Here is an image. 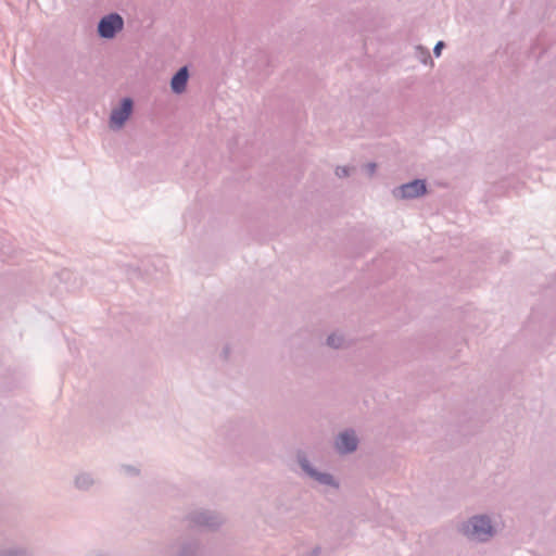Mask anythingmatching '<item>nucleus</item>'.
Here are the masks:
<instances>
[{
  "label": "nucleus",
  "mask_w": 556,
  "mask_h": 556,
  "mask_svg": "<svg viewBox=\"0 0 556 556\" xmlns=\"http://www.w3.org/2000/svg\"><path fill=\"white\" fill-rule=\"evenodd\" d=\"M200 542L195 539H188L178 543L175 556H200Z\"/></svg>",
  "instance_id": "nucleus-10"
},
{
  "label": "nucleus",
  "mask_w": 556,
  "mask_h": 556,
  "mask_svg": "<svg viewBox=\"0 0 556 556\" xmlns=\"http://www.w3.org/2000/svg\"><path fill=\"white\" fill-rule=\"evenodd\" d=\"M144 270H146V273H147V274H149V275H151V274H152V271H151V269L149 268L148 264H147V265H144Z\"/></svg>",
  "instance_id": "nucleus-22"
},
{
  "label": "nucleus",
  "mask_w": 556,
  "mask_h": 556,
  "mask_svg": "<svg viewBox=\"0 0 556 556\" xmlns=\"http://www.w3.org/2000/svg\"><path fill=\"white\" fill-rule=\"evenodd\" d=\"M97 479L91 472L80 471L75 475L73 483L76 490L87 492L97 484Z\"/></svg>",
  "instance_id": "nucleus-11"
},
{
  "label": "nucleus",
  "mask_w": 556,
  "mask_h": 556,
  "mask_svg": "<svg viewBox=\"0 0 556 556\" xmlns=\"http://www.w3.org/2000/svg\"><path fill=\"white\" fill-rule=\"evenodd\" d=\"M190 72L188 65L179 67L170 77L169 87L173 93L182 94L187 90Z\"/></svg>",
  "instance_id": "nucleus-9"
},
{
  "label": "nucleus",
  "mask_w": 556,
  "mask_h": 556,
  "mask_svg": "<svg viewBox=\"0 0 556 556\" xmlns=\"http://www.w3.org/2000/svg\"><path fill=\"white\" fill-rule=\"evenodd\" d=\"M459 532L469 540L488 542L495 534V529L488 515H475L460 525Z\"/></svg>",
  "instance_id": "nucleus-1"
},
{
  "label": "nucleus",
  "mask_w": 556,
  "mask_h": 556,
  "mask_svg": "<svg viewBox=\"0 0 556 556\" xmlns=\"http://www.w3.org/2000/svg\"><path fill=\"white\" fill-rule=\"evenodd\" d=\"M365 169L369 176H372L376 173L377 164L374 162L367 163Z\"/></svg>",
  "instance_id": "nucleus-16"
},
{
  "label": "nucleus",
  "mask_w": 556,
  "mask_h": 556,
  "mask_svg": "<svg viewBox=\"0 0 556 556\" xmlns=\"http://www.w3.org/2000/svg\"><path fill=\"white\" fill-rule=\"evenodd\" d=\"M187 520L192 527L207 530H216L224 522V518L220 516V514L210 509L192 510L187 515Z\"/></svg>",
  "instance_id": "nucleus-3"
},
{
  "label": "nucleus",
  "mask_w": 556,
  "mask_h": 556,
  "mask_svg": "<svg viewBox=\"0 0 556 556\" xmlns=\"http://www.w3.org/2000/svg\"><path fill=\"white\" fill-rule=\"evenodd\" d=\"M128 275H129L130 278H132V277H140L141 276V269L140 268H135V267H129Z\"/></svg>",
  "instance_id": "nucleus-18"
},
{
  "label": "nucleus",
  "mask_w": 556,
  "mask_h": 556,
  "mask_svg": "<svg viewBox=\"0 0 556 556\" xmlns=\"http://www.w3.org/2000/svg\"><path fill=\"white\" fill-rule=\"evenodd\" d=\"M417 50H420L425 54V59L422 60L424 63H427L428 61L432 62L429 51L427 49H424L421 46H417Z\"/></svg>",
  "instance_id": "nucleus-17"
},
{
  "label": "nucleus",
  "mask_w": 556,
  "mask_h": 556,
  "mask_svg": "<svg viewBox=\"0 0 556 556\" xmlns=\"http://www.w3.org/2000/svg\"><path fill=\"white\" fill-rule=\"evenodd\" d=\"M428 192L427 180L415 178L408 182L402 184L393 190V195L399 199L413 200L420 198Z\"/></svg>",
  "instance_id": "nucleus-7"
},
{
  "label": "nucleus",
  "mask_w": 556,
  "mask_h": 556,
  "mask_svg": "<svg viewBox=\"0 0 556 556\" xmlns=\"http://www.w3.org/2000/svg\"><path fill=\"white\" fill-rule=\"evenodd\" d=\"M61 275H62V276H68V275H70V273H68V271H62V274H61Z\"/></svg>",
  "instance_id": "nucleus-23"
},
{
  "label": "nucleus",
  "mask_w": 556,
  "mask_h": 556,
  "mask_svg": "<svg viewBox=\"0 0 556 556\" xmlns=\"http://www.w3.org/2000/svg\"><path fill=\"white\" fill-rule=\"evenodd\" d=\"M149 264H151L155 270L164 271L166 265L164 261L160 257H156L155 260L149 261Z\"/></svg>",
  "instance_id": "nucleus-14"
},
{
  "label": "nucleus",
  "mask_w": 556,
  "mask_h": 556,
  "mask_svg": "<svg viewBox=\"0 0 556 556\" xmlns=\"http://www.w3.org/2000/svg\"><path fill=\"white\" fill-rule=\"evenodd\" d=\"M0 556H35L25 536L13 530L0 534Z\"/></svg>",
  "instance_id": "nucleus-2"
},
{
  "label": "nucleus",
  "mask_w": 556,
  "mask_h": 556,
  "mask_svg": "<svg viewBox=\"0 0 556 556\" xmlns=\"http://www.w3.org/2000/svg\"><path fill=\"white\" fill-rule=\"evenodd\" d=\"M124 28V18L116 12L102 16L97 25V34L102 39H113Z\"/></svg>",
  "instance_id": "nucleus-5"
},
{
  "label": "nucleus",
  "mask_w": 556,
  "mask_h": 556,
  "mask_svg": "<svg viewBox=\"0 0 556 556\" xmlns=\"http://www.w3.org/2000/svg\"><path fill=\"white\" fill-rule=\"evenodd\" d=\"M320 554V547H314L307 556H318Z\"/></svg>",
  "instance_id": "nucleus-20"
},
{
  "label": "nucleus",
  "mask_w": 556,
  "mask_h": 556,
  "mask_svg": "<svg viewBox=\"0 0 556 556\" xmlns=\"http://www.w3.org/2000/svg\"><path fill=\"white\" fill-rule=\"evenodd\" d=\"M444 47H445V42L442 41V40H439L435 43V46L433 48V54H434L435 58H439L441 55V52H442Z\"/></svg>",
  "instance_id": "nucleus-15"
},
{
  "label": "nucleus",
  "mask_w": 556,
  "mask_h": 556,
  "mask_svg": "<svg viewBox=\"0 0 556 556\" xmlns=\"http://www.w3.org/2000/svg\"><path fill=\"white\" fill-rule=\"evenodd\" d=\"M127 470H128L131 475H135V476L139 475V470H138L137 468H135V467L128 466V467H127Z\"/></svg>",
  "instance_id": "nucleus-21"
},
{
  "label": "nucleus",
  "mask_w": 556,
  "mask_h": 556,
  "mask_svg": "<svg viewBox=\"0 0 556 556\" xmlns=\"http://www.w3.org/2000/svg\"><path fill=\"white\" fill-rule=\"evenodd\" d=\"M296 463L305 475L317 481L319 484L339 489L340 484L336 478L329 472H321L313 467L304 452L299 451L296 453Z\"/></svg>",
  "instance_id": "nucleus-4"
},
{
  "label": "nucleus",
  "mask_w": 556,
  "mask_h": 556,
  "mask_svg": "<svg viewBox=\"0 0 556 556\" xmlns=\"http://www.w3.org/2000/svg\"><path fill=\"white\" fill-rule=\"evenodd\" d=\"M359 444V440L353 429L341 431L334 439V448L340 455L354 453Z\"/></svg>",
  "instance_id": "nucleus-8"
},
{
  "label": "nucleus",
  "mask_w": 556,
  "mask_h": 556,
  "mask_svg": "<svg viewBox=\"0 0 556 556\" xmlns=\"http://www.w3.org/2000/svg\"><path fill=\"white\" fill-rule=\"evenodd\" d=\"M134 111V100L130 97L121 99L118 105L111 111L109 125L113 130L122 129Z\"/></svg>",
  "instance_id": "nucleus-6"
},
{
  "label": "nucleus",
  "mask_w": 556,
  "mask_h": 556,
  "mask_svg": "<svg viewBox=\"0 0 556 556\" xmlns=\"http://www.w3.org/2000/svg\"><path fill=\"white\" fill-rule=\"evenodd\" d=\"M350 173H351V168L349 166H338L336 168V175L339 177V178H344V177H349L350 176Z\"/></svg>",
  "instance_id": "nucleus-13"
},
{
  "label": "nucleus",
  "mask_w": 556,
  "mask_h": 556,
  "mask_svg": "<svg viewBox=\"0 0 556 556\" xmlns=\"http://www.w3.org/2000/svg\"><path fill=\"white\" fill-rule=\"evenodd\" d=\"M230 354V348L228 345L224 346L222 350V356L227 359Z\"/></svg>",
  "instance_id": "nucleus-19"
},
{
  "label": "nucleus",
  "mask_w": 556,
  "mask_h": 556,
  "mask_svg": "<svg viewBox=\"0 0 556 556\" xmlns=\"http://www.w3.org/2000/svg\"><path fill=\"white\" fill-rule=\"evenodd\" d=\"M344 343V338L337 333H331L326 339V344L332 349H341Z\"/></svg>",
  "instance_id": "nucleus-12"
}]
</instances>
